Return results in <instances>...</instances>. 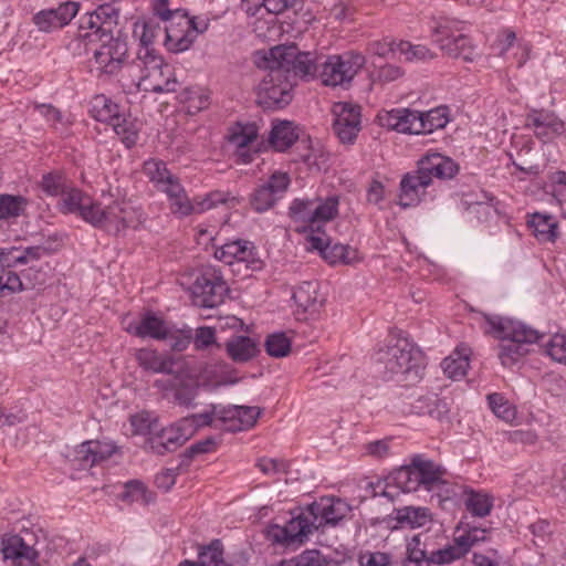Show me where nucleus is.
Masks as SVG:
<instances>
[{
    "label": "nucleus",
    "mask_w": 566,
    "mask_h": 566,
    "mask_svg": "<svg viewBox=\"0 0 566 566\" xmlns=\"http://www.w3.org/2000/svg\"><path fill=\"white\" fill-rule=\"evenodd\" d=\"M119 82L127 93H169L179 86L170 65L156 51L147 50L125 65Z\"/></svg>",
    "instance_id": "f257e3e1"
},
{
    "label": "nucleus",
    "mask_w": 566,
    "mask_h": 566,
    "mask_svg": "<svg viewBox=\"0 0 566 566\" xmlns=\"http://www.w3.org/2000/svg\"><path fill=\"white\" fill-rule=\"evenodd\" d=\"M179 99L187 104L190 114L198 113L209 105V95L200 87L184 88L179 94Z\"/></svg>",
    "instance_id": "3c124183"
},
{
    "label": "nucleus",
    "mask_w": 566,
    "mask_h": 566,
    "mask_svg": "<svg viewBox=\"0 0 566 566\" xmlns=\"http://www.w3.org/2000/svg\"><path fill=\"white\" fill-rule=\"evenodd\" d=\"M111 34V29L103 24L95 10L81 18L78 38L93 42L103 40Z\"/></svg>",
    "instance_id": "58836bf2"
},
{
    "label": "nucleus",
    "mask_w": 566,
    "mask_h": 566,
    "mask_svg": "<svg viewBox=\"0 0 566 566\" xmlns=\"http://www.w3.org/2000/svg\"><path fill=\"white\" fill-rule=\"evenodd\" d=\"M308 509L312 516L315 517V526L317 530L327 524H337L349 511L347 503L333 497H323L308 505Z\"/></svg>",
    "instance_id": "393cba45"
},
{
    "label": "nucleus",
    "mask_w": 566,
    "mask_h": 566,
    "mask_svg": "<svg viewBox=\"0 0 566 566\" xmlns=\"http://www.w3.org/2000/svg\"><path fill=\"white\" fill-rule=\"evenodd\" d=\"M298 138L296 126L289 120H280L273 124L269 142L271 146L279 151H284L291 147Z\"/></svg>",
    "instance_id": "f704fd0d"
},
{
    "label": "nucleus",
    "mask_w": 566,
    "mask_h": 566,
    "mask_svg": "<svg viewBox=\"0 0 566 566\" xmlns=\"http://www.w3.org/2000/svg\"><path fill=\"white\" fill-rule=\"evenodd\" d=\"M470 349L467 347L457 348L450 356L443 359L442 368L451 379H460L465 376L469 368Z\"/></svg>",
    "instance_id": "a19ab883"
},
{
    "label": "nucleus",
    "mask_w": 566,
    "mask_h": 566,
    "mask_svg": "<svg viewBox=\"0 0 566 566\" xmlns=\"http://www.w3.org/2000/svg\"><path fill=\"white\" fill-rule=\"evenodd\" d=\"M116 448L111 442L97 440L85 441L75 450V460L83 468H92L106 461L115 452Z\"/></svg>",
    "instance_id": "c85d7f7f"
},
{
    "label": "nucleus",
    "mask_w": 566,
    "mask_h": 566,
    "mask_svg": "<svg viewBox=\"0 0 566 566\" xmlns=\"http://www.w3.org/2000/svg\"><path fill=\"white\" fill-rule=\"evenodd\" d=\"M96 202L81 190L74 188L71 184L66 187L65 191L61 195L59 207L64 213H77L90 223V220H95L93 210Z\"/></svg>",
    "instance_id": "bb28decb"
},
{
    "label": "nucleus",
    "mask_w": 566,
    "mask_h": 566,
    "mask_svg": "<svg viewBox=\"0 0 566 566\" xmlns=\"http://www.w3.org/2000/svg\"><path fill=\"white\" fill-rule=\"evenodd\" d=\"M197 27L193 20L187 15H180L177 24L164 28L156 21H139L135 23L134 33L138 36L140 49L138 53L155 51L153 45L159 39L164 40L165 46L175 53L186 51L190 48L196 38Z\"/></svg>",
    "instance_id": "7ed1b4c3"
},
{
    "label": "nucleus",
    "mask_w": 566,
    "mask_h": 566,
    "mask_svg": "<svg viewBox=\"0 0 566 566\" xmlns=\"http://www.w3.org/2000/svg\"><path fill=\"white\" fill-rule=\"evenodd\" d=\"M186 440L180 433L179 429L171 424L158 433L149 437L146 441V449L150 450L153 453L163 455L166 452H171L176 450L179 446L185 443Z\"/></svg>",
    "instance_id": "473e14b6"
},
{
    "label": "nucleus",
    "mask_w": 566,
    "mask_h": 566,
    "mask_svg": "<svg viewBox=\"0 0 566 566\" xmlns=\"http://www.w3.org/2000/svg\"><path fill=\"white\" fill-rule=\"evenodd\" d=\"M359 566H392L394 556L388 552L381 551H360L357 554Z\"/></svg>",
    "instance_id": "052dcab7"
},
{
    "label": "nucleus",
    "mask_w": 566,
    "mask_h": 566,
    "mask_svg": "<svg viewBox=\"0 0 566 566\" xmlns=\"http://www.w3.org/2000/svg\"><path fill=\"white\" fill-rule=\"evenodd\" d=\"M214 258L227 265L235 266L237 274L249 276V271L262 269V261L256 256L254 245L245 240H233L217 247Z\"/></svg>",
    "instance_id": "1a4fd4ad"
},
{
    "label": "nucleus",
    "mask_w": 566,
    "mask_h": 566,
    "mask_svg": "<svg viewBox=\"0 0 566 566\" xmlns=\"http://www.w3.org/2000/svg\"><path fill=\"white\" fill-rule=\"evenodd\" d=\"M136 360L145 370L169 374L172 370V360L159 355L156 350L142 348L136 352Z\"/></svg>",
    "instance_id": "4c0bfd02"
},
{
    "label": "nucleus",
    "mask_w": 566,
    "mask_h": 566,
    "mask_svg": "<svg viewBox=\"0 0 566 566\" xmlns=\"http://www.w3.org/2000/svg\"><path fill=\"white\" fill-rule=\"evenodd\" d=\"M165 192L169 198L171 212L178 217H186L192 212H202L207 209L216 207L219 203L234 207L239 202L238 198L231 196L230 193L213 191L209 193L207 198L201 202L192 205L179 181L170 186L169 189Z\"/></svg>",
    "instance_id": "9d476101"
},
{
    "label": "nucleus",
    "mask_w": 566,
    "mask_h": 566,
    "mask_svg": "<svg viewBox=\"0 0 566 566\" xmlns=\"http://www.w3.org/2000/svg\"><path fill=\"white\" fill-rule=\"evenodd\" d=\"M421 119L424 125L422 134H430L436 129L443 128L448 124V111L446 107H437L426 113L421 112Z\"/></svg>",
    "instance_id": "4d7b16f0"
},
{
    "label": "nucleus",
    "mask_w": 566,
    "mask_h": 566,
    "mask_svg": "<svg viewBox=\"0 0 566 566\" xmlns=\"http://www.w3.org/2000/svg\"><path fill=\"white\" fill-rule=\"evenodd\" d=\"M264 69L268 73L258 86V103L264 108H282L289 105L293 98V81L282 67L268 60V53L263 57Z\"/></svg>",
    "instance_id": "39448f33"
},
{
    "label": "nucleus",
    "mask_w": 566,
    "mask_h": 566,
    "mask_svg": "<svg viewBox=\"0 0 566 566\" xmlns=\"http://www.w3.org/2000/svg\"><path fill=\"white\" fill-rule=\"evenodd\" d=\"M418 167L420 168L421 174L428 175L431 182L433 177L439 179H449L458 171L457 164L452 159L440 154H431L423 157L419 160Z\"/></svg>",
    "instance_id": "2f4dec72"
},
{
    "label": "nucleus",
    "mask_w": 566,
    "mask_h": 566,
    "mask_svg": "<svg viewBox=\"0 0 566 566\" xmlns=\"http://www.w3.org/2000/svg\"><path fill=\"white\" fill-rule=\"evenodd\" d=\"M338 198L328 197L325 200L296 199L290 207V216L295 222L304 223L313 232H321V223L332 220L337 214Z\"/></svg>",
    "instance_id": "423d86ee"
},
{
    "label": "nucleus",
    "mask_w": 566,
    "mask_h": 566,
    "mask_svg": "<svg viewBox=\"0 0 566 566\" xmlns=\"http://www.w3.org/2000/svg\"><path fill=\"white\" fill-rule=\"evenodd\" d=\"M489 406L492 412L499 418L506 422H512L516 417L515 407L510 403L500 394H490L488 396Z\"/></svg>",
    "instance_id": "6e6d98bb"
},
{
    "label": "nucleus",
    "mask_w": 566,
    "mask_h": 566,
    "mask_svg": "<svg viewBox=\"0 0 566 566\" xmlns=\"http://www.w3.org/2000/svg\"><path fill=\"white\" fill-rule=\"evenodd\" d=\"M92 214L96 220H90L91 224L102 227L115 234L126 228H135L139 223V213L125 201H116L105 208L96 203Z\"/></svg>",
    "instance_id": "f8f14e48"
},
{
    "label": "nucleus",
    "mask_w": 566,
    "mask_h": 566,
    "mask_svg": "<svg viewBox=\"0 0 566 566\" xmlns=\"http://www.w3.org/2000/svg\"><path fill=\"white\" fill-rule=\"evenodd\" d=\"M391 51L395 54H398L405 61H424L431 60L436 56L427 46L421 44H411L408 41H400L398 43H394L391 46Z\"/></svg>",
    "instance_id": "09e8293b"
},
{
    "label": "nucleus",
    "mask_w": 566,
    "mask_h": 566,
    "mask_svg": "<svg viewBox=\"0 0 566 566\" xmlns=\"http://www.w3.org/2000/svg\"><path fill=\"white\" fill-rule=\"evenodd\" d=\"M413 467L418 472L420 486L426 491H433L446 483V469L432 460L417 454L413 457Z\"/></svg>",
    "instance_id": "c756f323"
},
{
    "label": "nucleus",
    "mask_w": 566,
    "mask_h": 566,
    "mask_svg": "<svg viewBox=\"0 0 566 566\" xmlns=\"http://www.w3.org/2000/svg\"><path fill=\"white\" fill-rule=\"evenodd\" d=\"M434 42L443 54L472 62L478 56L467 35L460 32L459 23L449 19H441L432 30Z\"/></svg>",
    "instance_id": "0eeeda50"
},
{
    "label": "nucleus",
    "mask_w": 566,
    "mask_h": 566,
    "mask_svg": "<svg viewBox=\"0 0 566 566\" xmlns=\"http://www.w3.org/2000/svg\"><path fill=\"white\" fill-rule=\"evenodd\" d=\"M298 307L304 311H316L321 303L318 301L317 285L313 282H303L292 295Z\"/></svg>",
    "instance_id": "a18cd8bd"
},
{
    "label": "nucleus",
    "mask_w": 566,
    "mask_h": 566,
    "mask_svg": "<svg viewBox=\"0 0 566 566\" xmlns=\"http://www.w3.org/2000/svg\"><path fill=\"white\" fill-rule=\"evenodd\" d=\"M527 223L541 242H554L558 237L557 221L549 214L534 213Z\"/></svg>",
    "instance_id": "c9c22d12"
},
{
    "label": "nucleus",
    "mask_w": 566,
    "mask_h": 566,
    "mask_svg": "<svg viewBox=\"0 0 566 566\" xmlns=\"http://www.w3.org/2000/svg\"><path fill=\"white\" fill-rule=\"evenodd\" d=\"M23 250H38L33 260L28 261L25 263H17V266L25 265L21 274L24 281V286L28 290H32L39 285H43L48 281L49 276V265L48 264H39V261L48 253V249L36 245V247H28Z\"/></svg>",
    "instance_id": "7c9ffc66"
},
{
    "label": "nucleus",
    "mask_w": 566,
    "mask_h": 566,
    "mask_svg": "<svg viewBox=\"0 0 566 566\" xmlns=\"http://www.w3.org/2000/svg\"><path fill=\"white\" fill-rule=\"evenodd\" d=\"M227 291L228 286L220 272L212 266L205 268L190 287L193 304L200 307L220 305Z\"/></svg>",
    "instance_id": "9b49d317"
},
{
    "label": "nucleus",
    "mask_w": 566,
    "mask_h": 566,
    "mask_svg": "<svg viewBox=\"0 0 566 566\" xmlns=\"http://www.w3.org/2000/svg\"><path fill=\"white\" fill-rule=\"evenodd\" d=\"M268 60L289 73L293 81L294 76L310 77L316 72L319 73V61L313 62L310 53L298 52L295 45H277L268 52Z\"/></svg>",
    "instance_id": "ddd939ff"
},
{
    "label": "nucleus",
    "mask_w": 566,
    "mask_h": 566,
    "mask_svg": "<svg viewBox=\"0 0 566 566\" xmlns=\"http://www.w3.org/2000/svg\"><path fill=\"white\" fill-rule=\"evenodd\" d=\"M396 520L402 526H408L410 528L424 527L433 521L430 510L421 506H405L397 509Z\"/></svg>",
    "instance_id": "e433bc0d"
},
{
    "label": "nucleus",
    "mask_w": 566,
    "mask_h": 566,
    "mask_svg": "<svg viewBox=\"0 0 566 566\" xmlns=\"http://www.w3.org/2000/svg\"><path fill=\"white\" fill-rule=\"evenodd\" d=\"M178 566H229L223 559L222 545L213 541L209 546L199 552L198 560H184Z\"/></svg>",
    "instance_id": "37998d69"
},
{
    "label": "nucleus",
    "mask_w": 566,
    "mask_h": 566,
    "mask_svg": "<svg viewBox=\"0 0 566 566\" xmlns=\"http://www.w3.org/2000/svg\"><path fill=\"white\" fill-rule=\"evenodd\" d=\"M221 421L226 424V431L237 432L252 428L262 409L259 407L248 406H224V409L219 411Z\"/></svg>",
    "instance_id": "b1692460"
},
{
    "label": "nucleus",
    "mask_w": 566,
    "mask_h": 566,
    "mask_svg": "<svg viewBox=\"0 0 566 566\" xmlns=\"http://www.w3.org/2000/svg\"><path fill=\"white\" fill-rule=\"evenodd\" d=\"M326 560L324 556L316 549L305 551L302 554L287 559L282 560L280 566H325Z\"/></svg>",
    "instance_id": "e2e57ef3"
},
{
    "label": "nucleus",
    "mask_w": 566,
    "mask_h": 566,
    "mask_svg": "<svg viewBox=\"0 0 566 566\" xmlns=\"http://www.w3.org/2000/svg\"><path fill=\"white\" fill-rule=\"evenodd\" d=\"M25 207L24 198L20 196L1 195L0 196V219L18 217Z\"/></svg>",
    "instance_id": "680f3d73"
},
{
    "label": "nucleus",
    "mask_w": 566,
    "mask_h": 566,
    "mask_svg": "<svg viewBox=\"0 0 566 566\" xmlns=\"http://www.w3.org/2000/svg\"><path fill=\"white\" fill-rule=\"evenodd\" d=\"M38 250H21L20 248H0V268H17V263H25L36 255Z\"/></svg>",
    "instance_id": "5fc2aeb1"
},
{
    "label": "nucleus",
    "mask_w": 566,
    "mask_h": 566,
    "mask_svg": "<svg viewBox=\"0 0 566 566\" xmlns=\"http://www.w3.org/2000/svg\"><path fill=\"white\" fill-rule=\"evenodd\" d=\"M333 128L342 143H353L360 130V108L346 102L335 103Z\"/></svg>",
    "instance_id": "a211bd4d"
},
{
    "label": "nucleus",
    "mask_w": 566,
    "mask_h": 566,
    "mask_svg": "<svg viewBox=\"0 0 566 566\" xmlns=\"http://www.w3.org/2000/svg\"><path fill=\"white\" fill-rule=\"evenodd\" d=\"M379 124L384 127L405 134H422L423 122L421 112L409 108L392 109L378 114Z\"/></svg>",
    "instance_id": "6ab92c4d"
},
{
    "label": "nucleus",
    "mask_w": 566,
    "mask_h": 566,
    "mask_svg": "<svg viewBox=\"0 0 566 566\" xmlns=\"http://www.w3.org/2000/svg\"><path fill=\"white\" fill-rule=\"evenodd\" d=\"M229 356L237 363H243L256 354L255 343L245 336H238L227 343Z\"/></svg>",
    "instance_id": "c03bdc74"
},
{
    "label": "nucleus",
    "mask_w": 566,
    "mask_h": 566,
    "mask_svg": "<svg viewBox=\"0 0 566 566\" xmlns=\"http://www.w3.org/2000/svg\"><path fill=\"white\" fill-rule=\"evenodd\" d=\"M317 530L315 517L312 516L308 506L297 516L293 517L284 526L274 525L269 530V536L273 542L290 545L303 543L307 536Z\"/></svg>",
    "instance_id": "2eb2a0df"
},
{
    "label": "nucleus",
    "mask_w": 566,
    "mask_h": 566,
    "mask_svg": "<svg viewBox=\"0 0 566 566\" xmlns=\"http://www.w3.org/2000/svg\"><path fill=\"white\" fill-rule=\"evenodd\" d=\"M7 291L9 294L27 291L22 274L8 271L0 276V293Z\"/></svg>",
    "instance_id": "774afa93"
},
{
    "label": "nucleus",
    "mask_w": 566,
    "mask_h": 566,
    "mask_svg": "<svg viewBox=\"0 0 566 566\" xmlns=\"http://www.w3.org/2000/svg\"><path fill=\"white\" fill-rule=\"evenodd\" d=\"M125 329L142 338L166 339L172 335L169 325L151 313L145 314L139 321L130 322Z\"/></svg>",
    "instance_id": "cd10ccee"
},
{
    "label": "nucleus",
    "mask_w": 566,
    "mask_h": 566,
    "mask_svg": "<svg viewBox=\"0 0 566 566\" xmlns=\"http://www.w3.org/2000/svg\"><path fill=\"white\" fill-rule=\"evenodd\" d=\"M545 352L555 361L566 364V334H555L544 345Z\"/></svg>",
    "instance_id": "0e129e2a"
},
{
    "label": "nucleus",
    "mask_w": 566,
    "mask_h": 566,
    "mask_svg": "<svg viewBox=\"0 0 566 566\" xmlns=\"http://www.w3.org/2000/svg\"><path fill=\"white\" fill-rule=\"evenodd\" d=\"M99 41L102 44L94 51L92 66L98 76L114 75L124 67L127 60V42L112 34Z\"/></svg>",
    "instance_id": "4468645a"
},
{
    "label": "nucleus",
    "mask_w": 566,
    "mask_h": 566,
    "mask_svg": "<svg viewBox=\"0 0 566 566\" xmlns=\"http://www.w3.org/2000/svg\"><path fill=\"white\" fill-rule=\"evenodd\" d=\"M489 530L476 526H458L454 541L463 556L475 545L488 539Z\"/></svg>",
    "instance_id": "79ce46f5"
},
{
    "label": "nucleus",
    "mask_w": 566,
    "mask_h": 566,
    "mask_svg": "<svg viewBox=\"0 0 566 566\" xmlns=\"http://www.w3.org/2000/svg\"><path fill=\"white\" fill-rule=\"evenodd\" d=\"M24 537L14 534L6 535L1 539V554L6 562L12 566H39V552L34 544Z\"/></svg>",
    "instance_id": "dca6fc26"
},
{
    "label": "nucleus",
    "mask_w": 566,
    "mask_h": 566,
    "mask_svg": "<svg viewBox=\"0 0 566 566\" xmlns=\"http://www.w3.org/2000/svg\"><path fill=\"white\" fill-rule=\"evenodd\" d=\"M266 353L275 358L285 357L291 352V340L285 333H274L265 340Z\"/></svg>",
    "instance_id": "13d9d810"
},
{
    "label": "nucleus",
    "mask_w": 566,
    "mask_h": 566,
    "mask_svg": "<svg viewBox=\"0 0 566 566\" xmlns=\"http://www.w3.org/2000/svg\"><path fill=\"white\" fill-rule=\"evenodd\" d=\"M365 63V56L358 52L328 56L319 63V78L327 86L348 84L364 67Z\"/></svg>",
    "instance_id": "6e6552de"
},
{
    "label": "nucleus",
    "mask_w": 566,
    "mask_h": 566,
    "mask_svg": "<svg viewBox=\"0 0 566 566\" xmlns=\"http://www.w3.org/2000/svg\"><path fill=\"white\" fill-rule=\"evenodd\" d=\"M112 128L115 134L119 136L122 142L127 147H130L135 145L138 139V133L142 128V123L135 118L120 115L118 119H115Z\"/></svg>",
    "instance_id": "de8ad7c7"
},
{
    "label": "nucleus",
    "mask_w": 566,
    "mask_h": 566,
    "mask_svg": "<svg viewBox=\"0 0 566 566\" xmlns=\"http://www.w3.org/2000/svg\"><path fill=\"white\" fill-rule=\"evenodd\" d=\"M431 185L428 175L421 174L420 168L407 172L400 181L399 205L403 208L419 205Z\"/></svg>",
    "instance_id": "4be33fe9"
},
{
    "label": "nucleus",
    "mask_w": 566,
    "mask_h": 566,
    "mask_svg": "<svg viewBox=\"0 0 566 566\" xmlns=\"http://www.w3.org/2000/svg\"><path fill=\"white\" fill-rule=\"evenodd\" d=\"M124 488L125 490L120 496L125 502L147 505L155 499V494L142 481H128Z\"/></svg>",
    "instance_id": "8fccbe9b"
},
{
    "label": "nucleus",
    "mask_w": 566,
    "mask_h": 566,
    "mask_svg": "<svg viewBox=\"0 0 566 566\" xmlns=\"http://www.w3.org/2000/svg\"><path fill=\"white\" fill-rule=\"evenodd\" d=\"M486 323L490 326L488 332L504 342L499 353L503 366H510L525 356L528 352L527 344L538 338L537 331L521 322L495 316L488 317Z\"/></svg>",
    "instance_id": "20e7f679"
},
{
    "label": "nucleus",
    "mask_w": 566,
    "mask_h": 566,
    "mask_svg": "<svg viewBox=\"0 0 566 566\" xmlns=\"http://www.w3.org/2000/svg\"><path fill=\"white\" fill-rule=\"evenodd\" d=\"M144 171L146 176L157 186L161 191H166L170 186L178 182V179L167 169L166 164L150 159L145 163Z\"/></svg>",
    "instance_id": "ea45409f"
},
{
    "label": "nucleus",
    "mask_w": 566,
    "mask_h": 566,
    "mask_svg": "<svg viewBox=\"0 0 566 566\" xmlns=\"http://www.w3.org/2000/svg\"><path fill=\"white\" fill-rule=\"evenodd\" d=\"M117 109L118 106L104 95L96 96L94 98L92 113L99 122H104L113 126L115 119H118L120 116Z\"/></svg>",
    "instance_id": "603ef678"
},
{
    "label": "nucleus",
    "mask_w": 566,
    "mask_h": 566,
    "mask_svg": "<svg viewBox=\"0 0 566 566\" xmlns=\"http://www.w3.org/2000/svg\"><path fill=\"white\" fill-rule=\"evenodd\" d=\"M390 479L392 483L403 492H416L421 488L418 472L413 467V458L411 459L409 465L401 467L400 469L396 470L390 475Z\"/></svg>",
    "instance_id": "49530a36"
},
{
    "label": "nucleus",
    "mask_w": 566,
    "mask_h": 566,
    "mask_svg": "<svg viewBox=\"0 0 566 566\" xmlns=\"http://www.w3.org/2000/svg\"><path fill=\"white\" fill-rule=\"evenodd\" d=\"M464 504L467 510L474 516L484 517L490 514L493 502L488 494L470 491L467 493Z\"/></svg>",
    "instance_id": "864d4df0"
},
{
    "label": "nucleus",
    "mask_w": 566,
    "mask_h": 566,
    "mask_svg": "<svg viewBox=\"0 0 566 566\" xmlns=\"http://www.w3.org/2000/svg\"><path fill=\"white\" fill-rule=\"evenodd\" d=\"M70 185L67 179L62 175L48 174L43 176L41 187L42 190L49 195L54 197H61V195L65 191L66 187Z\"/></svg>",
    "instance_id": "69168bd1"
},
{
    "label": "nucleus",
    "mask_w": 566,
    "mask_h": 566,
    "mask_svg": "<svg viewBox=\"0 0 566 566\" xmlns=\"http://www.w3.org/2000/svg\"><path fill=\"white\" fill-rule=\"evenodd\" d=\"M290 0H253L247 12L256 14L261 9L272 14H279L289 7Z\"/></svg>",
    "instance_id": "338daca9"
},
{
    "label": "nucleus",
    "mask_w": 566,
    "mask_h": 566,
    "mask_svg": "<svg viewBox=\"0 0 566 566\" xmlns=\"http://www.w3.org/2000/svg\"><path fill=\"white\" fill-rule=\"evenodd\" d=\"M256 137L258 129L254 124H237L230 128L228 142L237 149L238 156L242 161L249 163L251 160V155L248 148Z\"/></svg>",
    "instance_id": "72a5a7b5"
},
{
    "label": "nucleus",
    "mask_w": 566,
    "mask_h": 566,
    "mask_svg": "<svg viewBox=\"0 0 566 566\" xmlns=\"http://www.w3.org/2000/svg\"><path fill=\"white\" fill-rule=\"evenodd\" d=\"M220 409H224V406L212 405L209 410L196 415H191L197 429L202 427H211L213 429H220L226 431V424L221 421Z\"/></svg>",
    "instance_id": "bf43d9fd"
},
{
    "label": "nucleus",
    "mask_w": 566,
    "mask_h": 566,
    "mask_svg": "<svg viewBox=\"0 0 566 566\" xmlns=\"http://www.w3.org/2000/svg\"><path fill=\"white\" fill-rule=\"evenodd\" d=\"M377 373L387 380H416L423 368L422 353L405 337H391L374 356Z\"/></svg>",
    "instance_id": "f03ea898"
},
{
    "label": "nucleus",
    "mask_w": 566,
    "mask_h": 566,
    "mask_svg": "<svg viewBox=\"0 0 566 566\" xmlns=\"http://www.w3.org/2000/svg\"><path fill=\"white\" fill-rule=\"evenodd\" d=\"M526 126L534 130L537 138L548 142L564 133V122L554 113L533 109L526 117Z\"/></svg>",
    "instance_id": "a878e982"
},
{
    "label": "nucleus",
    "mask_w": 566,
    "mask_h": 566,
    "mask_svg": "<svg viewBox=\"0 0 566 566\" xmlns=\"http://www.w3.org/2000/svg\"><path fill=\"white\" fill-rule=\"evenodd\" d=\"M416 543L418 544L419 548L424 549V559L428 562L429 566L451 564L454 560L463 557V554L461 553L454 539L452 544L436 549L429 542L428 533H419L407 542L406 547H416Z\"/></svg>",
    "instance_id": "aec40b11"
},
{
    "label": "nucleus",
    "mask_w": 566,
    "mask_h": 566,
    "mask_svg": "<svg viewBox=\"0 0 566 566\" xmlns=\"http://www.w3.org/2000/svg\"><path fill=\"white\" fill-rule=\"evenodd\" d=\"M78 11L76 2H65L55 9L42 10L33 15V23L41 32H52L69 24Z\"/></svg>",
    "instance_id": "5701e85b"
},
{
    "label": "nucleus",
    "mask_w": 566,
    "mask_h": 566,
    "mask_svg": "<svg viewBox=\"0 0 566 566\" xmlns=\"http://www.w3.org/2000/svg\"><path fill=\"white\" fill-rule=\"evenodd\" d=\"M289 178L285 174L276 172L252 195L251 205L258 212H263L273 207L279 197L286 190Z\"/></svg>",
    "instance_id": "412c9836"
},
{
    "label": "nucleus",
    "mask_w": 566,
    "mask_h": 566,
    "mask_svg": "<svg viewBox=\"0 0 566 566\" xmlns=\"http://www.w3.org/2000/svg\"><path fill=\"white\" fill-rule=\"evenodd\" d=\"M307 250H317L321 255L331 264L344 263L354 264L360 261L356 249L340 243L331 244L328 235L324 232L312 233L307 238Z\"/></svg>",
    "instance_id": "f3484780"
}]
</instances>
